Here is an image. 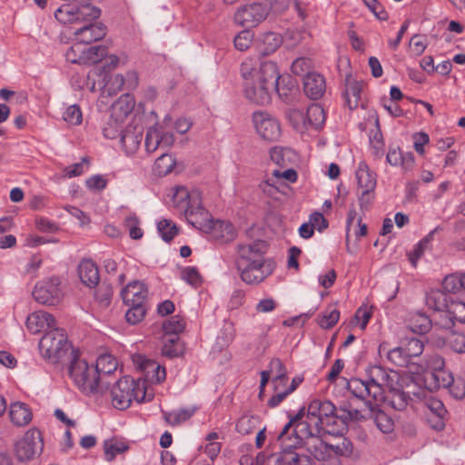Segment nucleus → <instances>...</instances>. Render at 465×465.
Returning <instances> with one entry per match:
<instances>
[{
    "label": "nucleus",
    "mask_w": 465,
    "mask_h": 465,
    "mask_svg": "<svg viewBox=\"0 0 465 465\" xmlns=\"http://www.w3.org/2000/svg\"><path fill=\"white\" fill-rule=\"evenodd\" d=\"M283 171L273 170L271 176H268L260 183V189L264 195L282 202V196L291 192L288 183H295L298 178L296 171L291 166L285 167Z\"/></svg>",
    "instance_id": "6"
},
{
    "label": "nucleus",
    "mask_w": 465,
    "mask_h": 465,
    "mask_svg": "<svg viewBox=\"0 0 465 465\" xmlns=\"http://www.w3.org/2000/svg\"><path fill=\"white\" fill-rule=\"evenodd\" d=\"M63 119L68 124L79 125L83 121V114L77 104L69 105L63 114Z\"/></svg>",
    "instance_id": "61"
},
{
    "label": "nucleus",
    "mask_w": 465,
    "mask_h": 465,
    "mask_svg": "<svg viewBox=\"0 0 465 465\" xmlns=\"http://www.w3.org/2000/svg\"><path fill=\"white\" fill-rule=\"evenodd\" d=\"M267 248L268 244L263 240L237 244L235 264L271 262L265 258Z\"/></svg>",
    "instance_id": "15"
},
{
    "label": "nucleus",
    "mask_w": 465,
    "mask_h": 465,
    "mask_svg": "<svg viewBox=\"0 0 465 465\" xmlns=\"http://www.w3.org/2000/svg\"><path fill=\"white\" fill-rule=\"evenodd\" d=\"M128 445L124 441L116 439L106 440L104 442V456L107 461H113L116 455L121 454L128 450Z\"/></svg>",
    "instance_id": "46"
},
{
    "label": "nucleus",
    "mask_w": 465,
    "mask_h": 465,
    "mask_svg": "<svg viewBox=\"0 0 465 465\" xmlns=\"http://www.w3.org/2000/svg\"><path fill=\"white\" fill-rule=\"evenodd\" d=\"M282 37L279 34L274 32H267L262 34L259 38L260 52L268 55L275 52L282 45Z\"/></svg>",
    "instance_id": "40"
},
{
    "label": "nucleus",
    "mask_w": 465,
    "mask_h": 465,
    "mask_svg": "<svg viewBox=\"0 0 465 465\" xmlns=\"http://www.w3.org/2000/svg\"><path fill=\"white\" fill-rule=\"evenodd\" d=\"M387 391H389V394L387 396L384 395L383 400L388 403V405L396 411H404L409 405V401L411 400L409 394L403 390L396 388L394 384L392 385V389H388Z\"/></svg>",
    "instance_id": "38"
},
{
    "label": "nucleus",
    "mask_w": 465,
    "mask_h": 465,
    "mask_svg": "<svg viewBox=\"0 0 465 465\" xmlns=\"http://www.w3.org/2000/svg\"><path fill=\"white\" fill-rule=\"evenodd\" d=\"M78 274L82 282L89 288L95 287L99 282V272L96 264L91 260H83L78 265Z\"/></svg>",
    "instance_id": "34"
},
{
    "label": "nucleus",
    "mask_w": 465,
    "mask_h": 465,
    "mask_svg": "<svg viewBox=\"0 0 465 465\" xmlns=\"http://www.w3.org/2000/svg\"><path fill=\"white\" fill-rule=\"evenodd\" d=\"M9 416L15 425L25 426L31 421L33 415L25 403L16 401L10 405Z\"/></svg>",
    "instance_id": "37"
},
{
    "label": "nucleus",
    "mask_w": 465,
    "mask_h": 465,
    "mask_svg": "<svg viewBox=\"0 0 465 465\" xmlns=\"http://www.w3.org/2000/svg\"><path fill=\"white\" fill-rule=\"evenodd\" d=\"M270 158L272 163L281 168L292 166L298 161V155L293 150L283 147L272 148Z\"/></svg>",
    "instance_id": "36"
},
{
    "label": "nucleus",
    "mask_w": 465,
    "mask_h": 465,
    "mask_svg": "<svg viewBox=\"0 0 465 465\" xmlns=\"http://www.w3.org/2000/svg\"><path fill=\"white\" fill-rule=\"evenodd\" d=\"M140 220L135 213L127 215L124 219V225L128 231L130 238L140 240L143 236V231L140 227Z\"/></svg>",
    "instance_id": "50"
},
{
    "label": "nucleus",
    "mask_w": 465,
    "mask_h": 465,
    "mask_svg": "<svg viewBox=\"0 0 465 465\" xmlns=\"http://www.w3.org/2000/svg\"><path fill=\"white\" fill-rule=\"evenodd\" d=\"M66 61L72 64H86V47L75 42L65 54Z\"/></svg>",
    "instance_id": "52"
},
{
    "label": "nucleus",
    "mask_w": 465,
    "mask_h": 465,
    "mask_svg": "<svg viewBox=\"0 0 465 465\" xmlns=\"http://www.w3.org/2000/svg\"><path fill=\"white\" fill-rule=\"evenodd\" d=\"M157 231L165 242H170L178 234L176 224L169 219H163L157 223Z\"/></svg>",
    "instance_id": "49"
},
{
    "label": "nucleus",
    "mask_w": 465,
    "mask_h": 465,
    "mask_svg": "<svg viewBox=\"0 0 465 465\" xmlns=\"http://www.w3.org/2000/svg\"><path fill=\"white\" fill-rule=\"evenodd\" d=\"M437 228L430 231L425 237H423L417 244L414 245L413 250L408 252V258L413 267L417 266L418 261L423 256L424 252L430 247V242Z\"/></svg>",
    "instance_id": "41"
},
{
    "label": "nucleus",
    "mask_w": 465,
    "mask_h": 465,
    "mask_svg": "<svg viewBox=\"0 0 465 465\" xmlns=\"http://www.w3.org/2000/svg\"><path fill=\"white\" fill-rule=\"evenodd\" d=\"M244 79V95L251 102L264 105L270 103L271 94L278 89L280 74L275 63L257 58H246L241 65Z\"/></svg>",
    "instance_id": "2"
},
{
    "label": "nucleus",
    "mask_w": 465,
    "mask_h": 465,
    "mask_svg": "<svg viewBox=\"0 0 465 465\" xmlns=\"http://www.w3.org/2000/svg\"><path fill=\"white\" fill-rule=\"evenodd\" d=\"M130 306L125 313V319L130 324L139 323L145 316L146 309L144 303L126 304Z\"/></svg>",
    "instance_id": "57"
},
{
    "label": "nucleus",
    "mask_w": 465,
    "mask_h": 465,
    "mask_svg": "<svg viewBox=\"0 0 465 465\" xmlns=\"http://www.w3.org/2000/svg\"><path fill=\"white\" fill-rule=\"evenodd\" d=\"M401 348L404 350V353H406L408 359L411 362L413 358L419 357L424 351L423 342L417 338H410L406 340Z\"/></svg>",
    "instance_id": "55"
},
{
    "label": "nucleus",
    "mask_w": 465,
    "mask_h": 465,
    "mask_svg": "<svg viewBox=\"0 0 465 465\" xmlns=\"http://www.w3.org/2000/svg\"><path fill=\"white\" fill-rule=\"evenodd\" d=\"M25 325L32 334H37L43 331L45 333L50 329L56 327V322L51 313L37 311L28 315Z\"/></svg>",
    "instance_id": "23"
},
{
    "label": "nucleus",
    "mask_w": 465,
    "mask_h": 465,
    "mask_svg": "<svg viewBox=\"0 0 465 465\" xmlns=\"http://www.w3.org/2000/svg\"><path fill=\"white\" fill-rule=\"evenodd\" d=\"M260 418L257 415L244 414L236 422V431L242 435L252 433L259 427Z\"/></svg>",
    "instance_id": "45"
},
{
    "label": "nucleus",
    "mask_w": 465,
    "mask_h": 465,
    "mask_svg": "<svg viewBox=\"0 0 465 465\" xmlns=\"http://www.w3.org/2000/svg\"><path fill=\"white\" fill-rule=\"evenodd\" d=\"M387 359L392 364L399 367H406L411 363L401 346L389 351L387 353Z\"/></svg>",
    "instance_id": "60"
},
{
    "label": "nucleus",
    "mask_w": 465,
    "mask_h": 465,
    "mask_svg": "<svg viewBox=\"0 0 465 465\" xmlns=\"http://www.w3.org/2000/svg\"><path fill=\"white\" fill-rule=\"evenodd\" d=\"M312 67V63L311 59L306 57H300L292 62L291 70L293 74L303 76L304 78L308 73H312L310 71Z\"/></svg>",
    "instance_id": "64"
},
{
    "label": "nucleus",
    "mask_w": 465,
    "mask_h": 465,
    "mask_svg": "<svg viewBox=\"0 0 465 465\" xmlns=\"http://www.w3.org/2000/svg\"><path fill=\"white\" fill-rule=\"evenodd\" d=\"M326 88L322 75L312 72L308 73L303 78V89L305 94L313 100H317L324 94Z\"/></svg>",
    "instance_id": "31"
},
{
    "label": "nucleus",
    "mask_w": 465,
    "mask_h": 465,
    "mask_svg": "<svg viewBox=\"0 0 465 465\" xmlns=\"http://www.w3.org/2000/svg\"><path fill=\"white\" fill-rule=\"evenodd\" d=\"M89 169L88 159L84 157L80 163H75L72 165L63 168L62 177L71 179L73 177L84 174Z\"/></svg>",
    "instance_id": "56"
},
{
    "label": "nucleus",
    "mask_w": 465,
    "mask_h": 465,
    "mask_svg": "<svg viewBox=\"0 0 465 465\" xmlns=\"http://www.w3.org/2000/svg\"><path fill=\"white\" fill-rule=\"evenodd\" d=\"M415 157L411 152H403L399 146H390L386 161L394 167H401L403 172L411 171L415 163Z\"/></svg>",
    "instance_id": "27"
},
{
    "label": "nucleus",
    "mask_w": 465,
    "mask_h": 465,
    "mask_svg": "<svg viewBox=\"0 0 465 465\" xmlns=\"http://www.w3.org/2000/svg\"><path fill=\"white\" fill-rule=\"evenodd\" d=\"M133 361L136 369L143 374L144 381L151 383H160L165 380V369L157 361L142 354L134 355Z\"/></svg>",
    "instance_id": "17"
},
{
    "label": "nucleus",
    "mask_w": 465,
    "mask_h": 465,
    "mask_svg": "<svg viewBox=\"0 0 465 465\" xmlns=\"http://www.w3.org/2000/svg\"><path fill=\"white\" fill-rule=\"evenodd\" d=\"M306 114L309 127L319 129L322 127L325 123V112L323 108L318 104L310 105L307 109Z\"/></svg>",
    "instance_id": "44"
},
{
    "label": "nucleus",
    "mask_w": 465,
    "mask_h": 465,
    "mask_svg": "<svg viewBox=\"0 0 465 465\" xmlns=\"http://www.w3.org/2000/svg\"><path fill=\"white\" fill-rule=\"evenodd\" d=\"M94 367L97 369L99 381L103 388L104 385V376L114 372L117 367V363L115 359L111 355H102L97 359L96 364Z\"/></svg>",
    "instance_id": "43"
},
{
    "label": "nucleus",
    "mask_w": 465,
    "mask_h": 465,
    "mask_svg": "<svg viewBox=\"0 0 465 465\" xmlns=\"http://www.w3.org/2000/svg\"><path fill=\"white\" fill-rule=\"evenodd\" d=\"M44 443L41 432L37 429L27 430L23 438L15 444V453L20 461L32 460L43 450Z\"/></svg>",
    "instance_id": "11"
},
{
    "label": "nucleus",
    "mask_w": 465,
    "mask_h": 465,
    "mask_svg": "<svg viewBox=\"0 0 465 465\" xmlns=\"http://www.w3.org/2000/svg\"><path fill=\"white\" fill-rule=\"evenodd\" d=\"M88 79L93 80L91 90L94 91L96 88L101 90L102 96L114 95L124 86V75L120 74H110L105 71L97 73L96 70H92Z\"/></svg>",
    "instance_id": "14"
},
{
    "label": "nucleus",
    "mask_w": 465,
    "mask_h": 465,
    "mask_svg": "<svg viewBox=\"0 0 465 465\" xmlns=\"http://www.w3.org/2000/svg\"><path fill=\"white\" fill-rule=\"evenodd\" d=\"M69 361V376L83 392L94 394L103 391L97 369L94 365H89L86 361L81 360L75 350H71Z\"/></svg>",
    "instance_id": "3"
},
{
    "label": "nucleus",
    "mask_w": 465,
    "mask_h": 465,
    "mask_svg": "<svg viewBox=\"0 0 465 465\" xmlns=\"http://www.w3.org/2000/svg\"><path fill=\"white\" fill-rule=\"evenodd\" d=\"M241 280L249 285H258L273 272L272 262L235 264Z\"/></svg>",
    "instance_id": "13"
},
{
    "label": "nucleus",
    "mask_w": 465,
    "mask_h": 465,
    "mask_svg": "<svg viewBox=\"0 0 465 465\" xmlns=\"http://www.w3.org/2000/svg\"><path fill=\"white\" fill-rule=\"evenodd\" d=\"M143 140V128L138 125H128L122 133L120 143L126 154H134Z\"/></svg>",
    "instance_id": "28"
},
{
    "label": "nucleus",
    "mask_w": 465,
    "mask_h": 465,
    "mask_svg": "<svg viewBox=\"0 0 465 465\" xmlns=\"http://www.w3.org/2000/svg\"><path fill=\"white\" fill-rule=\"evenodd\" d=\"M165 201L173 203H201L202 192L195 187L189 188L184 185H174L165 190Z\"/></svg>",
    "instance_id": "20"
},
{
    "label": "nucleus",
    "mask_w": 465,
    "mask_h": 465,
    "mask_svg": "<svg viewBox=\"0 0 465 465\" xmlns=\"http://www.w3.org/2000/svg\"><path fill=\"white\" fill-rule=\"evenodd\" d=\"M303 445L318 460L326 461L331 459V444L324 442L321 435L304 437Z\"/></svg>",
    "instance_id": "30"
},
{
    "label": "nucleus",
    "mask_w": 465,
    "mask_h": 465,
    "mask_svg": "<svg viewBox=\"0 0 465 465\" xmlns=\"http://www.w3.org/2000/svg\"><path fill=\"white\" fill-rule=\"evenodd\" d=\"M252 124L257 134L265 141L275 142L282 134L280 122L271 114L257 111L252 114Z\"/></svg>",
    "instance_id": "10"
},
{
    "label": "nucleus",
    "mask_w": 465,
    "mask_h": 465,
    "mask_svg": "<svg viewBox=\"0 0 465 465\" xmlns=\"http://www.w3.org/2000/svg\"><path fill=\"white\" fill-rule=\"evenodd\" d=\"M394 377H397L396 373L391 376L386 369L381 366L374 365L366 370V380L372 389L374 401H383L385 391L392 389Z\"/></svg>",
    "instance_id": "9"
},
{
    "label": "nucleus",
    "mask_w": 465,
    "mask_h": 465,
    "mask_svg": "<svg viewBox=\"0 0 465 465\" xmlns=\"http://www.w3.org/2000/svg\"><path fill=\"white\" fill-rule=\"evenodd\" d=\"M339 319L340 311L336 308L329 307L318 320V324L322 329H331L338 322Z\"/></svg>",
    "instance_id": "59"
},
{
    "label": "nucleus",
    "mask_w": 465,
    "mask_h": 465,
    "mask_svg": "<svg viewBox=\"0 0 465 465\" xmlns=\"http://www.w3.org/2000/svg\"><path fill=\"white\" fill-rule=\"evenodd\" d=\"M147 295L148 289L141 281L129 282L121 292L124 304L144 303Z\"/></svg>",
    "instance_id": "29"
},
{
    "label": "nucleus",
    "mask_w": 465,
    "mask_h": 465,
    "mask_svg": "<svg viewBox=\"0 0 465 465\" xmlns=\"http://www.w3.org/2000/svg\"><path fill=\"white\" fill-rule=\"evenodd\" d=\"M410 329L416 333H427L431 328V321L424 313L414 314L409 323Z\"/></svg>",
    "instance_id": "47"
},
{
    "label": "nucleus",
    "mask_w": 465,
    "mask_h": 465,
    "mask_svg": "<svg viewBox=\"0 0 465 465\" xmlns=\"http://www.w3.org/2000/svg\"><path fill=\"white\" fill-rule=\"evenodd\" d=\"M83 25L74 33V41L81 45H90L93 42L102 40L106 35V28L101 23L82 22Z\"/></svg>",
    "instance_id": "21"
},
{
    "label": "nucleus",
    "mask_w": 465,
    "mask_h": 465,
    "mask_svg": "<svg viewBox=\"0 0 465 465\" xmlns=\"http://www.w3.org/2000/svg\"><path fill=\"white\" fill-rule=\"evenodd\" d=\"M288 119L293 128L303 133L309 128L307 122V114L299 109H292L288 113Z\"/></svg>",
    "instance_id": "53"
},
{
    "label": "nucleus",
    "mask_w": 465,
    "mask_h": 465,
    "mask_svg": "<svg viewBox=\"0 0 465 465\" xmlns=\"http://www.w3.org/2000/svg\"><path fill=\"white\" fill-rule=\"evenodd\" d=\"M175 159L172 154L163 153L154 163V171L159 176H164L173 172Z\"/></svg>",
    "instance_id": "48"
},
{
    "label": "nucleus",
    "mask_w": 465,
    "mask_h": 465,
    "mask_svg": "<svg viewBox=\"0 0 465 465\" xmlns=\"http://www.w3.org/2000/svg\"><path fill=\"white\" fill-rule=\"evenodd\" d=\"M100 15V9L90 4H83L78 7L66 4L54 12L55 19L64 25L94 21Z\"/></svg>",
    "instance_id": "8"
},
{
    "label": "nucleus",
    "mask_w": 465,
    "mask_h": 465,
    "mask_svg": "<svg viewBox=\"0 0 465 465\" xmlns=\"http://www.w3.org/2000/svg\"><path fill=\"white\" fill-rule=\"evenodd\" d=\"M363 83L357 80L352 74H348L344 79L342 98L350 110L359 106Z\"/></svg>",
    "instance_id": "24"
},
{
    "label": "nucleus",
    "mask_w": 465,
    "mask_h": 465,
    "mask_svg": "<svg viewBox=\"0 0 465 465\" xmlns=\"http://www.w3.org/2000/svg\"><path fill=\"white\" fill-rule=\"evenodd\" d=\"M426 305L436 312L448 311L450 304L448 303V296L440 290H432L426 295Z\"/></svg>",
    "instance_id": "42"
},
{
    "label": "nucleus",
    "mask_w": 465,
    "mask_h": 465,
    "mask_svg": "<svg viewBox=\"0 0 465 465\" xmlns=\"http://www.w3.org/2000/svg\"><path fill=\"white\" fill-rule=\"evenodd\" d=\"M134 98L129 94L121 95L112 105L111 117L115 123H123L134 108Z\"/></svg>",
    "instance_id": "32"
},
{
    "label": "nucleus",
    "mask_w": 465,
    "mask_h": 465,
    "mask_svg": "<svg viewBox=\"0 0 465 465\" xmlns=\"http://www.w3.org/2000/svg\"><path fill=\"white\" fill-rule=\"evenodd\" d=\"M269 12L267 5L255 3L239 9L235 14V21L244 27L256 26L266 19Z\"/></svg>",
    "instance_id": "18"
},
{
    "label": "nucleus",
    "mask_w": 465,
    "mask_h": 465,
    "mask_svg": "<svg viewBox=\"0 0 465 465\" xmlns=\"http://www.w3.org/2000/svg\"><path fill=\"white\" fill-rule=\"evenodd\" d=\"M369 418L382 433H391L394 430V421L391 417L378 408V404H370Z\"/></svg>",
    "instance_id": "35"
},
{
    "label": "nucleus",
    "mask_w": 465,
    "mask_h": 465,
    "mask_svg": "<svg viewBox=\"0 0 465 465\" xmlns=\"http://www.w3.org/2000/svg\"><path fill=\"white\" fill-rule=\"evenodd\" d=\"M124 376L119 379L111 389L112 403L118 410L127 409L132 401L143 402L145 401L146 391L143 382Z\"/></svg>",
    "instance_id": "5"
},
{
    "label": "nucleus",
    "mask_w": 465,
    "mask_h": 465,
    "mask_svg": "<svg viewBox=\"0 0 465 465\" xmlns=\"http://www.w3.org/2000/svg\"><path fill=\"white\" fill-rule=\"evenodd\" d=\"M445 344L456 353H465V334L452 332L448 335Z\"/></svg>",
    "instance_id": "58"
},
{
    "label": "nucleus",
    "mask_w": 465,
    "mask_h": 465,
    "mask_svg": "<svg viewBox=\"0 0 465 465\" xmlns=\"http://www.w3.org/2000/svg\"><path fill=\"white\" fill-rule=\"evenodd\" d=\"M425 405L430 411V414L428 415V421L431 428L439 431L442 430L445 428V417L448 412L442 401L430 397L426 400Z\"/></svg>",
    "instance_id": "26"
},
{
    "label": "nucleus",
    "mask_w": 465,
    "mask_h": 465,
    "mask_svg": "<svg viewBox=\"0 0 465 465\" xmlns=\"http://www.w3.org/2000/svg\"><path fill=\"white\" fill-rule=\"evenodd\" d=\"M163 329L165 335L177 336L184 329V322L183 319L178 316H173L163 324Z\"/></svg>",
    "instance_id": "62"
},
{
    "label": "nucleus",
    "mask_w": 465,
    "mask_h": 465,
    "mask_svg": "<svg viewBox=\"0 0 465 465\" xmlns=\"http://www.w3.org/2000/svg\"><path fill=\"white\" fill-rule=\"evenodd\" d=\"M179 341L178 336H170L165 337L164 342L162 348V353L163 355L173 359L176 358L180 355V349L177 346V342Z\"/></svg>",
    "instance_id": "63"
},
{
    "label": "nucleus",
    "mask_w": 465,
    "mask_h": 465,
    "mask_svg": "<svg viewBox=\"0 0 465 465\" xmlns=\"http://www.w3.org/2000/svg\"><path fill=\"white\" fill-rule=\"evenodd\" d=\"M266 371H270V374H275L272 380V383L280 384L282 381L289 380L286 368L279 358L272 359L269 363V370Z\"/></svg>",
    "instance_id": "51"
},
{
    "label": "nucleus",
    "mask_w": 465,
    "mask_h": 465,
    "mask_svg": "<svg viewBox=\"0 0 465 465\" xmlns=\"http://www.w3.org/2000/svg\"><path fill=\"white\" fill-rule=\"evenodd\" d=\"M74 350L67 340V334L62 328L55 327L47 331L39 341L42 357L50 363L61 362Z\"/></svg>",
    "instance_id": "4"
},
{
    "label": "nucleus",
    "mask_w": 465,
    "mask_h": 465,
    "mask_svg": "<svg viewBox=\"0 0 465 465\" xmlns=\"http://www.w3.org/2000/svg\"><path fill=\"white\" fill-rule=\"evenodd\" d=\"M174 143L173 133L163 125H155L148 129L145 137V149L148 153H153L157 148H168Z\"/></svg>",
    "instance_id": "19"
},
{
    "label": "nucleus",
    "mask_w": 465,
    "mask_h": 465,
    "mask_svg": "<svg viewBox=\"0 0 465 465\" xmlns=\"http://www.w3.org/2000/svg\"><path fill=\"white\" fill-rule=\"evenodd\" d=\"M347 389L356 398L365 401L368 408L370 407V404H373L371 402L373 400L372 389L369 386V382L366 379H351L347 381Z\"/></svg>",
    "instance_id": "33"
},
{
    "label": "nucleus",
    "mask_w": 465,
    "mask_h": 465,
    "mask_svg": "<svg viewBox=\"0 0 465 465\" xmlns=\"http://www.w3.org/2000/svg\"><path fill=\"white\" fill-rule=\"evenodd\" d=\"M195 410V408H182L171 411H162V413L165 422L170 426L175 427L191 419Z\"/></svg>",
    "instance_id": "39"
},
{
    "label": "nucleus",
    "mask_w": 465,
    "mask_h": 465,
    "mask_svg": "<svg viewBox=\"0 0 465 465\" xmlns=\"http://www.w3.org/2000/svg\"><path fill=\"white\" fill-rule=\"evenodd\" d=\"M33 297L42 304H57L62 298L59 279L52 277L46 281L37 282L33 291Z\"/></svg>",
    "instance_id": "16"
},
{
    "label": "nucleus",
    "mask_w": 465,
    "mask_h": 465,
    "mask_svg": "<svg viewBox=\"0 0 465 465\" xmlns=\"http://www.w3.org/2000/svg\"><path fill=\"white\" fill-rule=\"evenodd\" d=\"M184 214L189 223L202 231H209L214 227V220L204 205H187Z\"/></svg>",
    "instance_id": "22"
},
{
    "label": "nucleus",
    "mask_w": 465,
    "mask_h": 465,
    "mask_svg": "<svg viewBox=\"0 0 465 465\" xmlns=\"http://www.w3.org/2000/svg\"><path fill=\"white\" fill-rule=\"evenodd\" d=\"M288 430V435L284 440H278L282 445V451L279 453H272L269 457V461H274L275 465H313L312 460L305 454L298 453L295 449L297 446L303 444L304 438H300L297 435Z\"/></svg>",
    "instance_id": "7"
},
{
    "label": "nucleus",
    "mask_w": 465,
    "mask_h": 465,
    "mask_svg": "<svg viewBox=\"0 0 465 465\" xmlns=\"http://www.w3.org/2000/svg\"><path fill=\"white\" fill-rule=\"evenodd\" d=\"M355 176L357 180V195L361 203H368L374 199L376 187V174L371 171L368 164L361 161L359 163Z\"/></svg>",
    "instance_id": "12"
},
{
    "label": "nucleus",
    "mask_w": 465,
    "mask_h": 465,
    "mask_svg": "<svg viewBox=\"0 0 465 465\" xmlns=\"http://www.w3.org/2000/svg\"><path fill=\"white\" fill-rule=\"evenodd\" d=\"M353 445L347 438H341L336 444H331V459L338 457H349L352 454Z\"/></svg>",
    "instance_id": "54"
},
{
    "label": "nucleus",
    "mask_w": 465,
    "mask_h": 465,
    "mask_svg": "<svg viewBox=\"0 0 465 465\" xmlns=\"http://www.w3.org/2000/svg\"><path fill=\"white\" fill-rule=\"evenodd\" d=\"M454 383L452 374L446 370L441 371H424L422 375V386L429 391H434L440 388H450Z\"/></svg>",
    "instance_id": "25"
},
{
    "label": "nucleus",
    "mask_w": 465,
    "mask_h": 465,
    "mask_svg": "<svg viewBox=\"0 0 465 465\" xmlns=\"http://www.w3.org/2000/svg\"><path fill=\"white\" fill-rule=\"evenodd\" d=\"M336 407L331 401L312 400L307 407V413H304V408H302L290 418L280 433V439L284 440L288 435V430L292 428H293L292 433L300 438L322 434H340V428H337V418L334 417Z\"/></svg>",
    "instance_id": "1"
}]
</instances>
